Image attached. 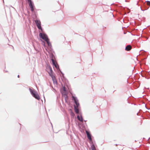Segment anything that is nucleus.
Instances as JSON below:
<instances>
[{"label": "nucleus", "instance_id": "obj_1", "mask_svg": "<svg viewBox=\"0 0 150 150\" xmlns=\"http://www.w3.org/2000/svg\"><path fill=\"white\" fill-rule=\"evenodd\" d=\"M72 98L75 103V105L74 106L75 112L76 113L78 114L79 113V103L78 100L76 99V97L73 96H72Z\"/></svg>", "mask_w": 150, "mask_h": 150}, {"label": "nucleus", "instance_id": "obj_2", "mask_svg": "<svg viewBox=\"0 0 150 150\" xmlns=\"http://www.w3.org/2000/svg\"><path fill=\"white\" fill-rule=\"evenodd\" d=\"M29 90L31 94L33 97L38 100H39L40 99V96L38 94L37 92L34 89H32L31 88H29Z\"/></svg>", "mask_w": 150, "mask_h": 150}, {"label": "nucleus", "instance_id": "obj_3", "mask_svg": "<svg viewBox=\"0 0 150 150\" xmlns=\"http://www.w3.org/2000/svg\"><path fill=\"white\" fill-rule=\"evenodd\" d=\"M40 37L44 40L45 41H47L49 39L47 35L45 34L40 33L39 34Z\"/></svg>", "mask_w": 150, "mask_h": 150}, {"label": "nucleus", "instance_id": "obj_4", "mask_svg": "<svg viewBox=\"0 0 150 150\" xmlns=\"http://www.w3.org/2000/svg\"><path fill=\"white\" fill-rule=\"evenodd\" d=\"M35 22L36 24L37 27L39 29H41L42 30L40 21L39 20H37L35 21Z\"/></svg>", "mask_w": 150, "mask_h": 150}, {"label": "nucleus", "instance_id": "obj_5", "mask_svg": "<svg viewBox=\"0 0 150 150\" xmlns=\"http://www.w3.org/2000/svg\"><path fill=\"white\" fill-rule=\"evenodd\" d=\"M28 2L29 3V6L31 8L32 11H33L34 10L33 4H32L31 0H28Z\"/></svg>", "mask_w": 150, "mask_h": 150}, {"label": "nucleus", "instance_id": "obj_6", "mask_svg": "<svg viewBox=\"0 0 150 150\" xmlns=\"http://www.w3.org/2000/svg\"><path fill=\"white\" fill-rule=\"evenodd\" d=\"M86 133L87 134L88 138L90 141H92V139L91 134H90L89 132L87 131H86Z\"/></svg>", "mask_w": 150, "mask_h": 150}, {"label": "nucleus", "instance_id": "obj_7", "mask_svg": "<svg viewBox=\"0 0 150 150\" xmlns=\"http://www.w3.org/2000/svg\"><path fill=\"white\" fill-rule=\"evenodd\" d=\"M132 49V47L130 45H127L125 49L126 51H129L130 50Z\"/></svg>", "mask_w": 150, "mask_h": 150}, {"label": "nucleus", "instance_id": "obj_8", "mask_svg": "<svg viewBox=\"0 0 150 150\" xmlns=\"http://www.w3.org/2000/svg\"><path fill=\"white\" fill-rule=\"evenodd\" d=\"M47 70L48 71V72L49 74H50V73H53V71L52 70V68L50 66H49L48 67Z\"/></svg>", "mask_w": 150, "mask_h": 150}, {"label": "nucleus", "instance_id": "obj_9", "mask_svg": "<svg viewBox=\"0 0 150 150\" xmlns=\"http://www.w3.org/2000/svg\"><path fill=\"white\" fill-rule=\"evenodd\" d=\"M51 60L52 61L53 65L55 67L57 68V63L54 61V59H52Z\"/></svg>", "mask_w": 150, "mask_h": 150}, {"label": "nucleus", "instance_id": "obj_10", "mask_svg": "<svg viewBox=\"0 0 150 150\" xmlns=\"http://www.w3.org/2000/svg\"><path fill=\"white\" fill-rule=\"evenodd\" d=\"M77 118L78 120L82 122L83 121V119L81 116H79V115L77 116Z\"/></svg>", "mask_w": 150, "mask_h": 150}, {"label": "nucleus", "instance_id": "obj_11", "mask_svg": "<svg viewBox=\"0 0 150 150\" xmlns=\"http://www.w3.org/2000/svg\"><path fill=\"white\" fill-rule=\"evenodd\" d=\"M50 75L51 76V77L52 78V79L53 80H54L55 79V76L53 75V73H50Z\"/></svg>", "mask_w": 150, "mask_h": 150}, {"label": "nucleus", "instance_id": "obj_12", "mask_svg": "<svg viewBox=\"0 0 150 150\" xmlns=\"http://www.w3.org/2000/svg\"><path fill=\"white\" fill-rule=\"evenodd\" d=\"M91 149L92 150H96L95 146L93 144L91 146Z\"/></svg>", "mask_w": 150, "mask_h": 150}, {"label": "nucleus", "instance_id": "obj_13", "mask_svg": "<svg viewBox=\"0 0 150 150\" xmlns=\"http://www.w3.org/2000/svg\"><path fill=\"white\" fill-rule=\"evenodd\" d=\"M46 42H47L48 45L49 46H51V44L50 42H49V39H48V40L47 41H46Z\"/></svg>", "mask_w": 150, "mask_h": 150}, {"label": "nucleus", "instance_id": "obj_14", "mask_svg": "<svg viewBox=\"0 0 150 150\" xmlns=\"http://www.w3.org/2000/svg\"><path fill=\"white\" fill-rule=\"evenodd\" d=\"M146 4L147 5L149 6H150V1H146Z\"/></svg>", "mask_w": 150, "mask_h": 150}, {"label": "nucleus", "instance_id": "obj_15", "mask_svg": "<svg viewBox=\"0 0 150 150\" xmlns=\"http://www.w3.org/2000/svg\"><path fill=\"white\" fill-rule=\"evenodd\" d=\"M63 90L64 91H66V88H65V87H63Z\"/></svg>", "mask_w": 150, "mask_h": 150}, {"label": "nucleus", "instance_id": "obj_16", "mask_svg": "<svg viewBox=\"0 0 150 150\" xmlns=\"http://www.w3.org/2000/svg\"><path fill=\"white\" fill-rule=\"evenodd\" d=\"M71 115L74 116V113L73 112H71Z\"/></svg>", "mask_w": 150, "mask_h": 150}, {"label": "nucleus", "instance_id": "obj_17", "mask_svg": "<svg viewBox=\"0 0 150 150\" xmlns=\"http://www.w3.org/2000/svg\"><path fill=\"white\" fill-rule=\"evenodd\" d=\"M18 78H19V75H18Z\"/></svg>", "mask_w": 150, "mask_h": 150}]
</instances>
